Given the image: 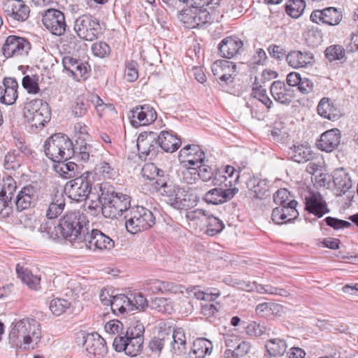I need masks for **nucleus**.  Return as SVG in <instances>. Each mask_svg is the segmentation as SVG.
<instances>
[{"instance_id":"49530a36","label":"nucleus","mask_w":358,"mask_h":358,"mask_svg":"<svg viewBox=\"0 0 358 358\" xmlns=\"http://www.w3.org/2000/svg\"><path fill=\"white\" fill-rule=\"evenodd\" d=\"M262 83L257 77L255 78V81L252 85L251 99H257L264 104L268 108H271L272 101L266 95V90L263 88Z\"/></svg>"},{"instance_id":"3c124183","label":"nucleus","mask_w":358,"mask_h":358,"mask_svg":"<svg viewBox=\"0 0 358 358\" xmlns=\"http://www.w3.org/2000/svg\"><path fill=\"white\" fill-rule=\"evenodd\" d=\"M150 307L158 312L171 314L173 312L172 302L166 298L156 297L150 302Z\"/></svg>"},{"instance_id":"ddd939ff","label":"nucleus","mask_w":358,"mask_h":358,"mask_svg":"<svg viewBox=\"0 0 358 358\" xmlns=\"http://www.w3.org/2000/svg\"><path fill=\"white\" fill-rule=\"evenodd\" d=\"M137 149L141 158L152 160L155 159L159 152V145L157 135L154 132L141 133L137 138Z\"/></svg>"},{"instance_id":"603ef678","label":"nucleus","mask_w":358,"mask_h":358,"mask_svg":"<svg viewBox=\"0 0 358 358\" xmlns=\"http://www.w3.org/2000/svg\"><path fill=\"white\" fill-rule=\"evenodd\" d=\"M325 57L330 62L336 60H345V50L342 45H331L327 47L324 51Z\"/></svg>"},{"instance_id":"6e6552de","label":"nucleus","mask_w":358,"mask_h":358,"mask_svg":"<svg viewBox=\"0 0 358 358\" xmlns=\"http://www.w3.org/2000/svg\"><path fill=\"white\" fill-rule=\"evenodd\" d=\"M24 117L32 127H43L50 118L48 104L39 99L30 101L24 106Z\"/></svg>"},{"instance_id":"c85d7f7f","label":"nucleus","mask_w":358,"mask_h":358,"mask_svg":"<svg viewBox=\"0 0 358 358\" xmlns=\"http://www.w3.org/2000/svg\"><path fill=\"white\" fill-rule=\"evenodd\" d=\"M225 344L229 349L225 350L223 358H243L246 355V342L236 336L226 338Z\"/></svg>"},{"instance_id":"0e129e2a","label":"nucleus","mask_w":358,"mask_h":358,"mask_svg":"<svg viewBox=\"0 0 358 358\" xmlns=\"http://www.w3.org/2000/svg\"><path fill=\"white\" fill-rule=\"evenodd\" d=\"M22 85L29 94H37L40 90L38 79L35 76H25L22 78Z\"/></svg>"},{"instance_id":"8fccbe9b","label":"nucleus","mask_w":358,"mask_h":358,"mask_svg":"<svg viewBox=\"0 0 358 358\" xmlns=\"http://www.w3.org/2000/svg\"><path fill=\"white\" fill-rule=\"evenodd\" d=\"M286 13L292 18L299 17L306 8L303 0H289L286 3Z\"/></svg>"},{"instance_id":"9b49d317","label":"nucleus","mask_w":358,"mask_h":358,"mask_svg":"<svg viewBox=\"0 0 358 358\" xmlns=\"http://www.w3.org/2000/svg\"><path fill=\"white\" fill-rule=\"evenodd\" d=\"M101 29L99 20L88 15H83L74 22V30L78 36L85 41H92L98 38Z\"/></svg>"},{"instance_id":"6ab92c4d","label":"nucleus","mask_w":358,"mask_h":358,"mask_svg":"<svg viewBox=\"0 0 358 358\" xmlns=\"http://www.w3.org/2000/svg\"><path fill=\"white\" fill-rule=\"evenodd\" d=\"M2 8L7 16L15 20L25 21L29 15V8L21 0H3Z\"/></svg>"},{"instance_id":"13d9d810","label":"nucleus","mask_w":358,"mask_h":358,"mask_svg":"<svg viewBox=\"0 0 358 358\" xmlns=\"http://www.w3.org/2000/svg\"><path fill=\"white\" fill-rule=\"evenodd\" d=\"M197 168L187 167V164H184L180 170V179L187 184H194L198 180Z\"/></svg>"},{"instance_id":"20e7f679","label":"nucleus","mask_w":358,"mask_h":358,"mask_svg":"<svg viewBox=\"0 0 358 358\" xmlns=\"http://www.w3.org/2000/svg\"><path fill=\"white\" fill-rule=\"evenodd\" d=\"M59 228L62 236L69 241L83 240L89 230V221L86 215L79 210L66 213L60 220Z\"/></svg>"},{"instance_id":"1a4fd4ad","label":"nucleus","mask_w":358,"mask_h":358,"mask_svg":"<svg viewBox=\"0 0 358 358\" xmlns=\"http://www.w3.org/2000/svg\"><path fill=\"white\" fill-rule=\"evenodd\" d=\"M180 21L188 29L202 27L210 23L211 17L204 7L192 6V8L183 10L178 14Z\"/></svg>"},{"instance_id":"a18cd8bd","label":"nucleus","mask_w":358,"mask_h":358,"mask_svg":"<svg viewBox=\"0 0 358 358\" xmlns=\"http://www.w3.org/2000/svg\"><path fill=\"white\" fill-rule=\"evenodd\" d=\"M266 348L270 356L280 357L287 350V345L284 339L280 338H271L267 341Z\"/></svg>"},{"instance_id":"bb28decb","label":"nucleus","mask_w":358,"mask_h":358,"mask_svg":"<svg viewBox=\"0 0 358 358\" xmlns=\"http://www.w3.org/2000/svg\"><path fill=\"white\" fill-rule=\"evenodd\" d=\"M286 61L294 69L304 68L313 64L314 56L309 51L291 50L286 55Z\"/></svg>"},{"instance_id":"a878e982","label":"nucleus","mask_w":358,"mask_h":358,"mask_svg":"<svg viewBox=\"0 0 358 358\" xmlns=\"http://www.w3.org/2000/svg\"><path fill=\"white\" fill-rule=\"evenodd\" d=\"M306 210L318 217L329 212L326 201L318 192L311 193L306 198Z\"/></svg>"},{"instance_id":"ea45409f","label":"nucleus","mask_w":358,"mask_h":358,"mask_svg":"<svg viewBox=\"0 0 358 358\" xmlns=\"http://www.w3.org/2000/svg\"><path fill=\"white\" fill-rule=\"evenodd\" d=\"M289 155L292 159L298 163H305L314 158V153L306 145H294L290 148Z\"/></svg>"},{"instance_id":"473e14b6","label":"nucleus","mask_w":358,"mask_h":358,"mask_svg":"<svg viewBox=\"0 0 358 358\" xmlns=\"http://www.w3.org/2000/svg\"><path fill=\"white\" fill-rule=\"evenodd\" d=\"M273 99L282 104H289L292 100V94L289 88L285 83L280 80L274 81L270 87Z\"/></svg>"},{"instance_id":"5701e85b","label":"nucleus","mask_w":358,"mask_h":358,"mask_svg":"<svg viewBox=\"0 0 358 358\" xmlns=\"http://www.w3.org/2000/svg\"><path fill=\"white\" fill-rule=\"evenodd\" d=\"M18 83L13 78H5L0 85V102L6 105H12L17 99Z\"/></svg>"},{"instance_id":"72a5a7b5","label":"nucleus","mask_w":358,"mask_h":358,"mask_svg":"<svg viewBox=\"0 0 358 358\" xmlns=\"http://www.w3.org/2000/svg\"><path fill=\"white\" fill-rule=\"evenodd\" d=\"M158 143L161 149L166 152H173L178 150L181 144L180 140L173 131H162L157 137Z\"/></svg>"},{"instance_id":"5fc2aeb1","label":"nucleus","mask_w":358,"mask_h":358,"mask_svg":"<svg viewBox=\"0 0 358 358\" xmlns=\"http://www.w3.org/2000/svg\"><path fill=\"white\" fill-rule=\"evenodd\" d=\"M90 106L87 101L85 100L83 97H77L71 105V113L76 117H80L84 116Z\"/></svg>"},{"instance_id":"0eeeda50","label":"nucleus","mask_w":358,"mask_h":358,"mask_svg":"<svg viewBox=\"0 0 358 358\" xmlns=\"http://www.w3.org/2000/svg\"><path fill=\"white\" fill-rule=\"evenodd\" d=\"M124 218L127 231L132 234L147 230L155 224L153 213L141 206L131 207L127 211Z\"/></svg>"},{"instance_id":"f8f14e48","label":"nucleus","mask_w":358,"mask_h":358,"mask_svg":"<svg viewBox=\"0 0 358 358\" xmlns=\"http://www.w3.org/2000/svg\"><path fill=\"white\" fill-rule=\"evenodd\" d=\"M64 190L68 196L76 201H83L87 199L92 191L90 180L83 176L68 181Z\"/></svg>"},{"instance_id":"09e8293b","label":"nucleus","mask_w":358,"mask_h":358,"mask_svg":"<svg viewBox=\"0 0 358 358\" xmlns=\"http://www.w3.org/2000/svg\"><path fill=\"white\" fill-rule=\"evenodd\" d=\"M203 227L206 228V234L213 236L220 233L224 228V224L222 220L208 213Z\"/></svg>"},{"instance_id":"7c9ffc66","label":"nucleus","mask_w":358,"mask_h":358,"mask_svg":"<svg viewBox=\"0 0 358 358\" xmlns=\"http://www.w3.org/2000/svg\"><path fill=\"white\" fill-rule=\"evenodd\" d=\"M64 68L76 80L84 78L87 72V67L81 62L71 57L66 56L62 59Z\"/></svg>"},{"instance_id":"79ce46f5","label":"nucleus","mask_w":358,"mask_h":358,"mask_svg":"<svg viewBox=\"0 0 358 358\" xmlns=\"http://www.w3.org/2000/svg\"><path fill=\"white\" fill-rule=\"evenodd\" d=\"M176 197L171 198L170 206L178 210L190 208L194 203L192 199V195L187 194L184 189L179 187L176 191Z\"/></svg>"},{"instance_id":"4be33fe9","label":"nucleus","mask_w":358,"mask_h":358,"mask_svg":"<svg viewBox=\"0 0 358 358\" xmlns=\"http://www.w3.org/2000/svg\"><path fill=\"white\" fill-rule=\"evenodd\" d=\"M220 55L230 59L243 51V41L236 36L223 38L218 45Z\"/></svg>"},{"instance_id":"a19ab883","label":"nucleus","mask_w":358,"mask_h":358,"mask_svg":"<svg viewBox=\"0 0 358 358\" xmlns=\"http://www.w3.org/2000/svg\"><path fill=\"white\" fill-rule=\"evenodd\" d=\"M152 185L155 189L162 196L164 197L166 202L172 196V194L176 192L179 189V186L173 184L171 181L166 180L165 178H158L153 182Z\"/></svg>"},{"instance_id":"9d476101","label":"nucleus","mask_w":358,"mask_h":358,"mask_svg":"<svg viewBox=\"0 0 358 358\" xmlns=\"http://www.w3.org/2000/svg\"><path fill=\"white\" fill-rule=\"evenodd\" d=\"M211 70L220 84H229L237 74L244 71V64L242 62L234 64L228 60L219 59L212 64Z\"/></svg>"},{"instance_id":"4c0bfd02","label":"nucleus","mask_w":358,"mask_h":358,"mask_svg":"<svg viewBox=\"0 0 358 358\" xmlns=\"http://www.w3.org/2000/svg\"><path fill=\"white\" fill-rule=\"evenodd\" d=\"M16 273L18 278L30 289L38 290L40 288L41 277L37 275H34L29 268L17 264L16 266Z\"/></svg>"},{"instance_id":"58836bf2","label":"nucleus","mask_w":358,"mask_h":358,"mask_svg":"<svg viewBox=\"0 0 358 358\" xmlns=\"http://www.w3.org/2000/svg\"><path fill=\"white\" fill-rule=\"evenodd\" d=\"M256 314L260 317L273 318L283 313V307L276 303H262L256 306Z\"/></svg>"},{"instance_id":"aec40b11","label":"nucleus","mask_w":358,"mask_h":358,"mask_svg":"<svg viewBox=\"0 0 358 358\" xmlns=\"http://www.w3.org/2000/svg\"><path fill=\"white\" fill-rule=\"evenodd\" d=\"M317 24L323 23L331 26L338 24L343 19L342 13L334 7L313 10L310 17Z\"/></svg>"},{"instance_id":"e433bc0d","label":"nucleus","mask_w":358,"mask_h":358,"mask_svg":"<svg viewBox=\"0 0 358 358\" xmlns=\"http://www.w3.org/2000/svg\"><path fill=\"white\" fill-rule=\"evenodd\" d=\"M212 350L213 344L209 340L204 338H196L189 352V358H204L206 355L211 353Z\"/></svg>"},{"instance_id":"423d86ee","label":"nucleus","mask_w":358,"mask_h":358,"mask_svg":"<svg viewBox=\"0 0 358 358\" xmlns=\"http://www.w3.org/2000/svg\"><path fill=\"white\" fill-rule=\"evenodd\" d=\"M43 148L46 156L55 162L66 161L74 152L71 141L61 134H55L48 138Z\"/></svg>"},{"instance_id":"c9c22d12","label":"nucleus","mask_w":358,"mask_h":358,"mask_svg":"<svg viewBox=\"0 0 358 358\" xmlns=\"http://www.w3.org/2000/svg\"><path fill=\"white\" fill-rule=\"evenodd\" d=\"M317 113L324 118L336 120L341 115L339 109L331 102L329 98H322L317 106Z\"/></svg>"},{"instance_id":"f704fd0d","label":"nucleus","mask_w":358,"mask_h":358,"mask_svg":"<svg viewBox=\"0 0 358 358\" xmlns=\"http://www.w3.org/2000/svg\"><path fill=\"white\" fill-rule=\"evenodd\" d=\"M65 206V199L62 192L57 191L51 195L45 215L49 220L57 218L64 210Z\"/></svg>"},{"instance_id":"dca6fc26","label":"nucleus","mask_w":358,"mask_h":358,"mask_svg":"<svg viewBox=\"0 0 358 358\" xmlns=\"http://www.w3.org/2000/svg\"><path fill=\"white\" fill-rule=\"evenodd\" d=\"M131 124L134 127L148 125L157 119V113L150 105L138 106L130 111Z\"/></svg>"},{"instance_id":"37998d69","label":"nucleus","mask_w":358,"mask_h":358,"mask_svg":"<svg viewBox=\"0 0 358 358\" xmlns=\"http://www.w3.org/2000/svg\"><path fill=\"white\" fill-rule=\"evenodd\" d=\"M177 286L169 282L153 279L146 282L145 290L153 294L158 292H176Z\"/></svg>"},{"instance_id":"a211bd4d","label":"nucleus","mask_w":358,"mask_h":358,"mask_svg":"<svg viewBox=\"0 0 358 358\" xmlns=\"http://www.w3.org/2000/svg\"><path fill=\"white\" fill-rule=\"evenodd\" d=\"M83 340V348L89 356L100 358L107 353L106 341L97 333L87 334Z\"/></svg>"},{"instance_id":"2eb2a0df","label":"nucleus","mask_w":358,"mask_h":358,"mask_svg":"<svg viewBox=\"0 0 358 358\" xmlns=\"http://www.w3.org/2000/svg\"><path fill=\"white\" fill-rule=\"evenodd\" d=\"M31 45L24 38L10 35L6 39L2 47L3 55L8 58L15 56L26 55L28 54Z\"/></svg>"},{"instance_id":"bf43d9fd","label":"nucleus","mask_w":358,"mask_h":358,"mask_svg":"<svg viewBox=\"0 0 358 358\" xmlns=\"http://www.w3.org/2000/svg\"><path fill=\"white\" fill-rule=\"evenodd\" d=\"M70 307V303L64 299H54L50 303L49 308L56 316L63 314Z\"/></svg>"},{"instance_id":"7ed1b4c3","label":"nucleus","mask_w":358,"mask_h":358,"mask_svg":"<svg viewBox=\"0 0 358 358\" xmlns=\"http://www.w3.org/2000/svg\"><path fill=\"white\" fill-rule=\"evenodd\" d=\"M143 325L136 322L124 331V336L113 338V345L115 351L135 357L141 350L143 343Z\"/></svg>"},{"instance_id":"39448f33","label":"nucleus","mask_w":358,"mask_h":358,"mask_svg":"<svg viewBox=\"0 0 358 358\" xmlns=\"http://www.w3.org/2000/svg\"><path fill=\"white\" fill-rule=\"evenodd\" d=\"M101 212L105 217L114 219L127 214L131 207L130 197L124 194L108 190L102 192L99 197Z\"/></svg>"},{"instance_id":"680f3d73","label":"nucleus","mask_w":358,"mask_h":358,"mask_svg":"<svg viewBox=\"0 0 358 358\" xmlns=\"http://www.w3.org/2000/svg\"><path fill=\"white\" fill-rule=\"evenodd\" d=\"M292 201L295 200L287 189H280L273 194V201L279 206H287Z\"/></svg>"},{"instance_id":"de8ad7c7","label":"nucleus","mask_w":358,"mask_h":358,"mask_svg":"<svg viewBox=\"0 0 358 358\" xmlns=\"http://www.w3.org/2000/svg\"><path fill=\"white\" fill-rule=\"evenodd\" d=\"M250 186V196L252 198L262 199L268 192V185L265 180L258 178L250 179L248 182V188Z\"/></svg>"},{"instance_id":"f3484780","label":"nucleus","mask_w":358,"mask_h":358,"mask_svg":"<svg viewBox=\"0 0 358 358\" xmlns=\"http://www.w3.org/2000/svg\"><path fill=\"white\" fill-rule=\"evenodd\" d=\"M83 240L87 243V247L92 250H110L114 247V241L98 229H92L90 233L87 230Z\"/></svg>"},{"instance_id":"f03ea898","label":"nucleus","mask_w":358,"mask_h":358,"mask_svg":"<svg viewBox=\"0 0 358 358\" xmlns=\"http://www.w3.org/2000/svg\"><path fill=\"white\" fill-rule=\"evenodd\" d=\"M170 345V350L176 355H181L186 351V337L182 328L159 331L149 343V348L153 352L159 354L164 346Z\"/></svg>"},{"instance_id":"052dcab7","label":"nucleus","mask_w":358,"mask_h":358,"mask_svg":"<svg viewBox=\"0 0 358 358\" xmlns=\"http://www.w3.org/2000/svg\"><path fill=\"white\" fill-rule=\"evenodd\" d=\"M105 331L110 336H115L119 337L120 336H124V325L123 324L117 320H113L108 322L104 326Z\"/></svg>"},{"instance_id":"774afa93","label":"nucleus","mask_w":358,"mask_h":358,"mask_svg":"<svg viewBox=\"0 0 358 358\" xmlns=\"http://www.w3.org/2000/svg\"><path fill=\"white\" fill-rule=\"evenodd\" d=\"M92 51L96 57L103 58L109 55L110 49L107 43L100 41L92 45Z\"/></svg>"},{"instance_id":"864d4df0","label":"nucleus","mask_w":358,"mask_h":358,"mask_svg":"<svg viewBox=\"0 0 358 358\" xmlns=\"http://www.w3.org/2000/svg\"><path fill=\"white\" fill-rule=\"evenodd\" d=\"M143 178L155 182L158 178H164V171L158 169L154 164H146L142 168Z\"/></svg>"},{"instance_id":"6e6d98bb","label":"nucleus","mask_w":358,"mask_h":358,"mask_svg":"<svg viewBox=\"0 0 358 358\" xmlns=\"http://www.w3.org/2000/svg\"><path fill=\"white\" fill-rule=\"evenodd\" d=\"M208 215V212L197 208L195 210H188L185 213V217L189 221L194 222L196 224H199L201 227H203L206 220H207V216Z\"/></svg>"},{"instance_id":"c03bdc74","label":"nucleus","mask_w":358,"mask_h":358,"mask_svg":"<svg viewBox=\"0 0 358 358\" xmlns=\"http://www.w3.org/2000/svg\"><path fill=\"white\" fill-rule=\"evenodd\" d=\"M110 307L111 310L115 313H124L132 311L129 296L122 294L113 296Z\"/></svg>"},{"instance_id":"338daca9","label":"nucleus","mask_w":358,"mask_h":358,"mask_svg":"<svg viewBox=\"0 0 358 358\" xmlns=\"http://www.w3.org/2000/svg\"><path fill=\"white\" fill-rule=\"evenodd\" d=\"M65 161H62L61 162H58L59 164L56 166V171L60 173L64 178H70L71 177V172H73L75 169L77 167V165L73 162H68L65 163Z\"/></svg>"},{"instance_id":"393cba45","label":"nucleus","mask_w":358,"mask_h":358,"mask_svg":"<svg viewBox=\"0 0 358 358\" xmlns=\"http://www.w3.org/2000/svg\"><path fill=\"white\" fill-rule=\"evenodd\" d=\"M178 158L181 163L194 166L203 162L205 154L198 145H188L180 150Z\"/></svg>"},{"instance_id":"e2e57ef3","label":"nucleus","mask_w":358,"mask_h":358,"mask_svg":"<svg viewBox=\"0 0 358 358\" xmlns=\"http://www.w3.org/2000/svg\"><path fill=\"white\" fill-rule=\"evenodd\" d=\"M132 310H143L148 306V301L141 293H135L129 296Z\"/></svg>"},{"instance_id":"2f4dec72","label":"nucleus","mask_w":358,"mask_h":358,"mask_svg":"<svg viewBox=\"0 0 358 358\" xmlns=\"http://www.w3.org/2000/svg\"><path fill=\"white\" fill-rule=\"evenodd\" d=\"M16 189V182L12 178H8L0 192V213L7 208H11L12 199Z\"/></svg>"},{"instance_id":"c756f323","label":"nucleus","mask_w":358,"mask_h":358,"mask_svg":"<svg viewBox=\"0 0 358 358\" xmlns=\"http://www.w3.org/2000/svg\"><path fill=\"white\" fill-rule=\"evenodd\" d=\"M332 180L334 185L335 194L337 196H342L352 187L351 178L343 168L333 171Z\"/></svg>"},{"instance_id":"b1692460","label":"nucleus","mask_w":358,"mask_h":358,"mask_svg":"<svg viewBox=\"0 0 358 358\" xmlns=\"http://www.w3.org/2000/svg\"><path fill=\"white\" fill-rule=\"evenodd\" d=\"M238 192L236 188L222 189L213 188L208 191L203 197V201L208 203L218 205L231 199Z\"/></svg>"},{"instance_id":"412c9836","label":"nucleus","mask_w":358,"mask_h":358,"mask_svg":"<svg viewBox=\"0 0 358 358\" xmlns=\"http://www.w3.org/2000/svg\"><path fill=\"white\" fill-rule=\"evenodd\" d=\"M38 199L36 188L32 185L22 187L17 193L15 203L17 210L22 211L34 206Z\"/></svg>"},{"instance_id":"69168bd1","label":"nucleus","mask_w":358,"mask_h":358,"mask_svg":"<svg viewBox=\"0 0 358 358\" xmlns=\"http://www.w3.org/2000/svg\"><path fill=\"white\" fill-rule=\"evenodd\" d=\"M289 205L281 206V209L283 210L285 217V223L296 219L299 213L296 210L297 202L296 201H292L288 203Z\"/></svg>"},{"instance_id":"cd10ccee","label":"nucleus","mask_w":358,"mask_h":358,"mask_svg":"<svg viewBox=\"0 0 358 358\" xmlns=\"http://www.w3.org/2000/svg\"><path fill=\"white\" fill-rule=\"evenodd\" d=\"M341 142V134L338 129H332L324 132L317 143V148L326 152L336 149Z\"/></svg>"},{"instance_id":"4468645a","label":"nucleus","mask_w":358,"mask_h":358,"mask_svg":"<svg viewBox=\"0 0 358 358\" xmlns=\"http://www.w3.org/2000/svg\"><path fill=\"white\" fill-rule=\"evenodd\" d=\"M43 24L52 34L62 36L65 33L66 24L64 13L54 8L48 9L42 17Z\"/></svg>"},{"instance_id":"4d7b16f0","label":"nucleus","mask_w":358,"mask_h":358,"mask_svg":"<svg viewBox=\"0 0 358 358\" xmlns=\"http://www.w3.org/2000/svg\"><path fill=\"white\" fill-rule=\"evenodd\" d=\"M21 155L18 151H10L4 158V167L7 170H16L20 166Z\"/></svg>"},{"instance_id":"f257e3e1","label":"nucleus","mask_w":358,"mask_h":358,"mask_svg":"<svg viewBox=\"0 0 358 358\" xmlns=\"http://www.w3.org/2000/svg\"><path fill=\"white\" fill-rule=\"evenodd\" d=\"M41 337L40 324L34 319L24 318L12 323L9 343L25 350L34 349Z\"/></svg>"}]
</instances>
